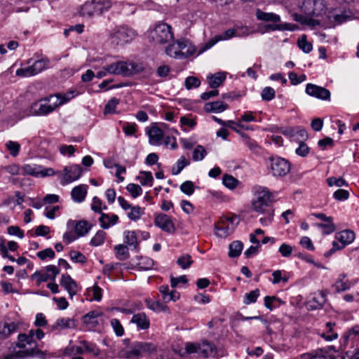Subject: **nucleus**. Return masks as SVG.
<instances>
[{"mask_svg":"<svg viewBox=\"0 0 359 359\" xmlns=\"http://www.w3.org/2000/svg\"><path fill=\"white\" fill-rule=\"evenodd\" d=\"M300 13H294L293 19L302 25L315 27L320 25V18L327 7L324 0H304L299 6Z\"/></svg>","mask_w":359,"mask_h":359,"instance_id":"obj_1","label":"nucleus"},{"mask_svg":"<svg viewBox=\"0 0 359 359\" xmlns=\"http://www.w3.org/2000/svg\"><path fill=\"white\" fill-rule=\"evenodd\" d=\"M22 174L35 177H45L55 175V171L51 168H43L36 164H25L22 167Z\"/></svg>","mask_w":359,"mask_h":359,"instance_id":"obj_15","label":"nucleus"},{"mask_svg":"<svg viewBox=\"0 0 359 359\" xmlns=\"http://www.w3.org/2000/svg\"><path fill=\"white\" fill-rule=\"evenodd\" d=\"M239 223L237 216L222 217L215 225V233L217 237L226 238L231 235Z\"/></svg>","mask_w":359,"mask_h":359,"instance_id":"obj_9","label":"nucleus"},{"mask_svg":"<svg viewBox=\"0 0 359 359\" xmlns=\"http://www.w3.org/2000/svg\"><path fill=\"white\" fill-rule=\"evenodd\" d=\"M298 47L305 53H310L313 49L311 43L307 41L306 36L303 34L297 41Z\"/></svg>","mask_w":359,"mask_h":359,"instance_id":"obj_48","label":"nucleus"},{"mask_svg":"<svg viewBox=\"0 0 359 359\" xmlns=\"http://www.w3.org/2000/svg\"><path fill=\"white\" fill-rule=\"evenodd\" d=\"M106 238V233L102 230H99L91 238L90 244L93 246L97 247L102 245Z\"/></svg>","mask_w":359,"mask_h":359,"instance_id":"obj_51","label":"nucleus"},{"mask_svg":"<svg viewBox=\"0 0 359 359\" xmlns=\"http://www.w3.org/2000/svg\"><path fill=\"white\" fill-rule=\"evenodd\" d=\"M284 304V302L274 296H266L264 297V306L272 311L273 309L279 306L280 304Z\"/></svg>","mask_w":359,"mask_h":359,"instance_id":"obj_44","label":"nucleus"},{"mask_svg":"<svg viewBox=\"0 0 359 359\" xmlns=\"http://www.w3.org/2000/svg\"><path fill=\"white\" fill-rule=\"evenodd\" d=\"M91 225L86 221L81 220L76 223L75 232L78 237L86 235L90 230Z\"/></svg>","mask_w":359,"mask_h":359,"instance_id":"obj_41","label":"nucleus"},{"mask_svg":"<svg viewBox=\"0 0 359 359\" xmlns=\"http://www.w3.org/2000/svg\"><path fill=\"white\" fill-rule=\"evenodd\" d=\"M79 95V93L76 90H69L65 93H57L55 95H50V96L54 97L53 102L55 105V107H58L69 101L73 99Z\"/></svg>","mask_w":359,"mask_h":359,"instance_id":"obj_29","label":"nucleus"},{"mask_svg":"<svg viewBox=\"0 0 359 359\" xmlns=\"http://www.w3.org/2000/svg\"><path fill=\"white\" fill-rule=\"evenodd\" d=\"M80 14L82 16L92 17L95 15H100L97 1L91 0L86 1L81 8Z\"/></svg>","mask_w":359,"mask_h":359,"instance_id":"obj_24","label":"nucleus"},{"mask_svg":"<svg viewBox=\"0 0 359 359\" xmlns=\"http://www.w3.org/2000/svg\"><path fill=\"white\" fill-rule=\"evenodd\" d=\"M15 196L16 199L13 196L8 197L4 201L3 204L7 206L13 204V208H14L16 205H20L24 202V196L20 191H15Z\"/></svg>","mask_w":359,"mask_h":359,"instance_id":"obj_42","label":"nucleus"},{"mask_svg":"<svg viewBox=\"0 0 359 359\" xmlns=\"http://www.w3.org/2000/svg\"><path fill=\"white\" fill-rule=\"evenodd\" d=\"M133 262L140 270L147 271L153 268L154 261L148 257H137Z\"/></svg>","mask_w":359,"mask_h":359,"instance_id":"obj_34","label":"nucleus"},{"mask_svg":"<svg viewBox=\"0 0 359 359\" xmlns=\"http://www.w3.org/2000/svg\"><path fill=\"white\" fill-rule=\"evenodd\" d=\"M180 52L183 53V59L193 55L196 52V47L188 40H178Z\"/></svg>","mask_w":359,"mask_h":359,"instance_id":"obj_36","label":"nucleus"},{"mask_svg":"<svg viewBox=\"0 0 359 359\" xmlns=\"http://www.w3.org/2000/svg\"><path fill=\"white\" fill-rule=\"evenodd\" d=\"M99 218L100 226L104 229H107L110 226L115 225L118 221V215L115 214H107L102 212Z\"/></svg>","mask_w":359,"mask_h":359,"instance_id":"obj_30","label":"nucleus"},{"mask_svg":"<svg viewBox=\"0 0 359 359\" xmlns=\"http://www.w3.org/2000/svg\"><path fill=\"white\" fill-rule=\"evenodd\" d=\"M60 182L62 186L69 184L74 181L78 180L82 175L83 169L77 164H72L65 166L62 172L55 171Z\"/></svg>","mask_w":359,"mask_h":359,"instance_id":"obj_12","label":"nucleus"},{"mask_svg":"<svg viewBox=\"0 0 359 359\" xmlns=\"http://www.w3.org/2000/svg\"><path fill=\"white\" fill-rule=\"evenodd\" d=\"M60 283L67 291L71 297L79 291V286L69 274H62Z\"/></svg>","mask_w":359,"mask_h":359,"instance_id":"obj_26","label":"nucleus"},{"mask_svg":"<svg viewBox=\"0 0 359 359\" xmlns=\"http://www.w3.org/2000/svg\"><path fill=\"white\" fill-rule=\"evenodd\" d=\"M189 165L188 161L185 158L184 156H181L176 163L173 165L172 168V174L174 175H177L180 173V172Z\"/></svg>","mask_w":359,"mask_h":359,"instance_id":"obj_49","label":"nucleus"},{"mask_svg":"<svg viewBox=\"0 0 359 359\" xmlns=\"http://www.w3.org/2000/svg\"><path fill=\"white\" fill-rule=\"evenodd\" d=\"M235 36H236V30L234 29H229L226 30L223 34L217 35L214 38L209 40L204 45V46L199 50L198 54H201L204 51L210 49L215 44H216L218 41H222V40H228Z\"/></svg>","mask_w":359,"mask_h":359,"instance_id":"obj_22","label":"nucleus"},{"mask_svg":"<svg viewBox=\"0 0 359 359\" xmlns=\"http://www.w3.org/2000/svg\"><path fill=\"white\" fill-rule=\"evenodd\" d=\"M49 65V58L46 56L42 57L36 60L32 65L17 69L15 74L21 77L33 76L48 69Z\"/></svg>","mask_w":359,"mask_h":359,"instance_id":"obj_13","label":"nucleus"},{"mask_svg":"<svg viewBox=\"0 0 359 359\" xmlns=\"http://www.w3.org/2000/svg\"><path fill=\"white\" fill-rule=\"evenodd\" d=\"M53 100L54 97L49 95L32 103L29 108L30 114L46 116L53 112L56 109Z\"/></svg>","mask_w":359,"mask_h":359,"instance_id":"obj_11","label":"nucleus"},{"mask_svg":"<svg viewBox=\"0 0 359 359\" xmlns=\"http://www.w3.org/2000/svg\"><path fill=\"white\" fill-rule=\"evenodd\" d=\"M328 330V332H323L320 335L327 341H331L338 338V334L333 332V327L335 326L334 323L328 322L325 325Z\"/></svg>","mask_w":359,"mask_h":359,"instance_id":"obj_43","label":"nucleus"},{"mask_svg":"<svg viewBox=\"0 0 359 359\" xmlns=\"http://www.w3.org/2000/svg\"><path fill=\"white\" fill-rule=\"evenodd\" d=\"M137 35L136 32L126 25L116 26L110 31L109 38L112 43L123 45L130 43Z\"/></svg>","mask_w":359,"mask_h":359,"instance_id":"obj_8","label":"nucleus"},{"mask_svg":"<svg viewBox=\"0 0 359 359\" xmlns=\"http://www.w3.org/2000/svg\"><path fill=\"white\" fill-rule=\"evenodd\" d=\"M76 322L74 319L70 318H58L55 323L51 326V331H60L65 329H71L76 327Z\"/></svg>","mask_w":359,"mask_h":359,"instance_id":"obj_28","label":"nucleus"},{"mask_svg":"<svg viewBox=\"0 0 359 359\" xmlns=\"http://www.w3.org/2000/svg\"><path fill=\"white\" fill-rule=\"evenodd\" d=\"M275 90L271 87H265L263 88L261 96L264 101H271L275 97Z\"/></svg>","mask_w":359,"mask_h":359,"instance_id":"obj_62","label":"nucleus"},{"mask_svg":"<svg viewBox=\"0 0 359 359\" xmlns=\"http://www.w3.org/2000/svg\"><path fill=\"white\" fill-rule=\"evenodd\" d=\"M243 249V244L240 241H235L231 243L229 245V257L234 258L238 257Z\"/></svg>","mask_w":359,"mask_h":359,"instance_id":"obj_38","label":"nucleus"},{"mask_svg":"<svg viewBox=\"0 0 359 359\" xmlns=\"http://www.w3.org/2000/svg\"><path fill=\"white\" fill-rule=\"evenodd\" d=\"M118 202L121 208L126 212L127 217L132 221H137L144 214V208L139 205H132L123 196H118Z\"/></svg>","mask_w":359,"mask_h":359,"instance_id":"obj_16","label":"nucleus"},{"mask_svg":"<svg viewBox=\"0 0 359 359\" xmlns=\"http://www.w3.org/2000/svg\"><path fill=\"white\" fill-rule=\"evenodd\" d=\"M334 287L338 292L346 291L350 288V284L348 280L345 279V276H343L342 278L339 279L335 283Z\"/></svg>","mask_w":359,"mask_h":359,"instance_id":"obj_60","label":"nucleus"},{"mask_svg":"<svg viewBox=\"0 0 359 359\" xmlns=\"http://www.w3.org/2000/svg\"><path fill=\"white\" fill-rule=\"evenodd\" d=\"M335 238L341 244V245L339 246L336 241H333V248L331 251L341 250L345 246L351 244L355 239V233L351 230H344L337 233L335 234Z\"/></svg>","mask_w":359,"mask_h":359,"instance_id":"obj_18","label":"nucleus"},{"mask_svg":"<svg viewBox=\"0 0 359 359\" xmlns=\"http://www.w3.org/2000/svg\"><path fill=\"white\" fill-rule=\"evenodd\" d=\"M316 226L323 229V233L330 234L335 231L336 228L332 217L324 223L316 224Z\"/></svg>","mask_w":359,"mask_h":359,"instance_id":"obj_50","label":"nucleus"},{"mask_svg":"<svg viewBox=\"0 0 359 359\" xmlns=\"http://www.w3.org/2000/svg\"><path fill=\"white\" fill-rule=\"evenodd\" d=\"M130 323L135 324L137 327L141 330H147L150 326L149 319L144 313H139L137 314H135L132 317Z\"/></svg>","mask_w":359,"mask_h":359,"instance_id":"obj_32","label":"nucleus"},{"mask_svg":"<svg viewBox=\"0 0 359 359\" xmlns=\"http://www.w3.org/2000/svg\"><path fill=\"white\" fill-rule=\"evenodd\" d=\"M259 296V290L258 289H255L254 290L250 291L248 293H246L244 296V299H243L244 304L248 305V304L256 302Z\"/></svg>","mask_w":359,"mask_h":359,"instance_id":"obj_54","label":"nucleus"},{"mask_svg":"<svg viewBox=\"0 0 359 359\" xmlns=\"http://www.w3.org/2000/svg\"><path fill=\"white\" fill-rule=\"evenodd\" d=\"M192 263L191 257L188 254L180 256L177 260V264L183 269L189 268Z\"/></svg>","mask_w":359,"mask_h":359,"instance_id":"obj_56","label":"nucleus"},{"mask_svg":"<svg viewBox=\"0 0 359 359\" xmlns=\"http://www.w3.org/2000/svg\"><path fill=\"white\" fill-rule=\"evenodd\" d=\"M6 147L9 151L10 154L13 157H15L18 155L20 149V144L13 141H8L6 143Z\"/></svg>","mask_w":359,"mask_h":359,"instance_id":"obj_57","label":"nucleus"},{"mask_svg":"<svg viewBox=\"0 0 359 359\" xmlns=\"http://www.w3.org/2000/svg\"><path fill=\"white\" fill-rule=\"evenodd\" d=\"M228 108V104L222 101L207 102L204 105V110L206 112L220 113Z\"/></svg>","mask_w":359,"mask_h":359,"instance_id":"obj_35","label":"nucleus"},{"mask_svg":"<svg viewBox=\"0 0 359 359\" xmlns=\"http://www.w3.org/2000/svg\"><path fill=\"white\" fill-rule=\"evenodd\" d=\"M269 172L274 177H284L291 169L290 162L280 156H271L269 158L267 165Z\"/></svg>","mask_w":359,"mask_h":359,"instance_id":"obj_10","label":"nucleus"},{"mask_svg":"<svg viewBox=\"0 0 359 359\" xmlns=\"http://www.w3.org/2000/svg\"><path fill=\"white\" fill-rule=\"evenodd\" d=\"M137 180L142 186H151L154 180L152 174L149 171H141L137 177Z\"/></svg>","mask_w":359,"mask_h":359,"instance_id":"obj_45","label":"nucleus"},{"mask_svg":"<svg viewBox=\"0 0 359 359\" xmlns=\"http://www.w3.org/2000/svg\"><path fill=\"white\" fill-rule=\"evenodd\" d=\"M226 78L224 72H217L213 74H209L206 79L211 88H217L223 84Z\"/></svg>","mask_w":359,"mask_h":359,"instance_id":"obj_31","label":"nucleus"},{"mask_svg":"<svg viewBox=\"0 0 359 359\" xmlns=\"http://www.w3.org/2000/svg\"><path fill=\"white\" fill-rule=\"evenodd\" d=\"M156 352V346L151 342L135 341L129 349H123L121 355L126 359H138Z\"/></svg>","mask_w":359,"mask_h":359,"instance_id":"obj_4","label":"nucleus"},{"mask_svg":"<svg viewBox=\"0 0 359 359\" xmlns=\"http://www.w3.org/2000/svg\"><path fill=\"white\" fill-rule=\"evenodd\" d=\"M69 257L71 260L75 263H85L86 257L84 255L79 251L72 250L69 252Z\"/></svg>","mask_w":359,"mask_h":359,"instance_id":"obj_64","label":"nucleus"},{"mask_svg":"<svg viewBox=\"0 0 359 359\" xmlns=\"http://www.w3.org/2000/svg\"><path fill=\"white\" fill-rule=\"evenodd\" d=\"M327 294V290H320L313 293V297L308 303L310 309L316 310L322 308L326 302Z\"/></svg>","mask_w":359,"mask_h":359,"instance_id":"obj_23","label":"nucleus"},{"mask_svg":"<svg viewBox=\"0 0 359 359\" xmlns=\"http://www.w3.org/2000/svg\"><path fill=\"white\" fill-rule=\"evenodd\" d=\"M123 235L124 242L129 247L133 248V249H137L138 247V241L135 232L133 231H126Z\"/></svg>","mask_w":359,"mask_h":359,"instance_id":"obj_40","label":"nucleus"},{"mask_svg":"<svg viewBox=\"0 0 359 359\" xmlns=\"http://www.w3.org/2000/svg\"><path fill=\"white\" fill-rule=\"evenodd\" d=\"M106 69L110 74L130 77L142 72L144 69L141 64L130 61H118L106 65Z\"/></svg>","mask_w":359,"mask_h":359,"instance_id":"obj_3","label":"nucleus"},{"mask_svg":"<svg viewBox=\"0 0 359 359\" xmlns=\"http://www.w3.org/2000/svg\"><path fill=\"white\" fill-rule=\"evenodd\" d=\"M159 292L162 295L163 299L166 302L170 301L175 302L180 299V293L175 290L170 291L168 285L160 286Z\"/></svg>","mask_w":359,"mask_h":359,"instance_id":"obj_33","label":"nucleus"},{"mask_svg":"<svg viewBox=\"0 0 359 359\" xmlns=\"http://www.w3.org/2000/svg\"><path fill=\"white\" fill-rule=\"evenodd\" d=\"M330 22L333 25H340L344 22L355 19L356 17L350 10H344L340 13L331 15L330 13L327 16Z\"/></svg>","mask_w":359,"mask_h":359,"instance_id":"obj_21","label":"nucleus"},{"mask_svg":"<svg viewBox=\"0 0 359 359\" xmlns=\"http://www.w3.org/2000/svg\"><path fill=\"white\" fill-rule=\"evenodd\" d=\"M222 182L224 185L230 189L236 188L238 184V180L233 176L228 175L223 176Z\"/></svg>","mask_w":359,"mask_h":359,"instance_id":"obj_63","label":"nucleus"},{"mask_svg":"<svg viewBox=\"0 0 359 359\" xmlns=\"http://www.w3.org/2000/svg\"><path fill=\"white\" fill-rule=\"evenodd\" d=\"M273 196L268 188L257 187L255 189L254 198L252 201V210L259 213H264L272 203Z\"/></svg>","mask_w":359,"mask_h":359,"instance_id":"obj_6","label":"nucleus"},{"mask_svg":"<svg viewBox=\"0 0 359 359\" xmlns=\"http://www.w3.org/2000/svg\"><path fill=\"white\" fill-rule=\"evenodd\" d=\"M184 349L188 354L196 353L204 358L215 357L217 355V346L208 340H203L200 343L187 342Z\"/></svg>","mask_w":359,"mask_h":359,"instance_id":"obj_5","label":"nucleus"},{"mask_svg":"<svg viewBox=\"0 0 359 359\" xmlns=\"http://www.w3.org/2000/svg\"><path fill=\"white\" fill-rule=\"evenodd\" d=\"M34 336L40 340L43 338L44 332L38 328L30 330L27 334H20L13 353L8 355L6 359H20L34 356L38 352L37 344L33 339Z\"/></svg>","mask_w":359,"mask_h":359,"instance_id":"obj_2","label":"nucleus"},{"mask_svg":"<svg viewBox=\"0 0 359 359\" xmlns=\"http://www.w3.org/2000/svg\"><path fill=\"white\" fill-rule=\"evenodd\" d=\"M256 18L258 20L264 22H271L273 24H269L266 25L268 29L274 30H283L288 29L287 25H278L276 24L280 21V17L274 13H266L264 12L259 8L256 10L255 13Z\"/></svg>","mask_w":359,"mask_h":359,"instance_id":"obj_14","label":"nucleus"},{"mask_svg":"<svg viewBox=\"0 0 359 359\" xmlns=\"http://www.w3.org/2000/svg\"><path fill=\"white\" fill-rule=\"evenodd\" d=\"M32 280H36V285L39 286L42 283L47 281L49 278L46 273H43L41 271H36L31 276Z\"/></svg>","mask_w":359,"mask_h":359,"instance_id":"obj_58","label":"nucleus"},{"mask_svg":"<svg viewBox=\"0 0 359 359\" xmlns=\"http://www.w3.org/2000/svg\"><path fill=\"white\" fill-rule=\"evenodd\" d=\"M149 142L153 146H161L175 149L177 144L175 136H149Z\"/></svg>","mask_w":359,"mask_h":359,"instance_id":"obj_20","label":"nucleus"},{"mask_svg":"<svg viewBox=\"0 0 359 359\" xmlns=\"http://www.w3.org/2000/svg\"><path fill=\"white\" fill-rule=\"evenodd\" d=\"M81 344L83 345L84 353H90L95 356L100 355V351L96 344L85 340L81 341Z\"/></svg>","mask_w":359,"mask_h":359,"instance_id":"obj_47","label":"nucleus"},{"mask_svg":"<svg viewBox=\"0 0 359 359\" xmlns=\"http://www.w3.org/2000/svg\"><path fill=\"white\" fill-rule=\"evenodd\" d=\"M154 223L156 226L168 233L173 234L176 232L173 219L170 215L158 213L154 216Z\"/></svg>","mask_w":359,"mask_h":359,"instance_id":"obj_17","label":"nucleus"},{"mask_svg":"<svg viewBox=\"0 0 359 359\" xmlns=\"http://www.w3.org/2000/svg\"><path fill=\"white\" fill-rule=\"evenodd\" d=\"M126 189L134 198L140 196L142 194V189L136 184H128L126 187Z\"/></svg>","mask_w":359,"mask_h":359,"instance_id":"obj_61","label":"nucleus"},{"mask_svg":"<svg viewBox=\"0 0 359 359\" xmlns=\"http://www.w3.org/2000/svg\"><path fill=\"white\" fill-rule=\"evenodd\" d=\"M119 104V100L116 97L111 98L106 104L104 109V114H114L116 112L117 105Z\"/></svg>","mask_w":359,"mask_h":359,"instance_id":"obj_53","label":"nucleus"},{"mask_svg":"<svg viewBox=\"0 0 359 359\" xmlns=\"http://www.w3.org/2000/svg\"><path fill=\"white\" fill-rule=\"evenodd\" d=\"M327 183L329 187L336 186L338 187H341L348 186V183L342 177L337 178L334 177H330L327 179Z\"/></svg>","mask_w":359,"mask_h":359,"instance_id":"obj_59","label":"nucleus"},{"mask_svg":"<svg viewBox=\"0 0 359 359\" xmlns=\"http://www.w3.org/2000/svg\"><path fill=\"white\" fill-rule=\"evenodd\" d=\"M116 257L118 259L123 261L129 257L128 249L126 245L119 244L114 247Z\"/></svg>","mask_w":359,"mask_h":359,"instance_id":"obj_46","label":"nucleus"},{"mask_svg":"<svg viewBox=\"0 0 359 359\" xmlns=\"http://www.w3.org/2000/svg\"><path fill=\"white\" fill-rule=\"evenodd\" d=\"M88 188V185L83 184L74 187L71 191V197L72 201L77 203L83 202L87 196Z\"/></svg>","mask_w":359,"mask_h":359,"instance_id":"obj_27","label":"nucleus"},{"mask_svg":"<svg viewBox=\"0 0 359 359\" xmlns=\"http://www.w3.org/2000/svg\"><path fill=\"white\" fill-rule=\"evenodd\" d=\"M146 304L149 309L155 312H161L167 309L166 306L161 303L159 301L146 299Z\"/></svg>","mask_w":359,"mask_h":359,"instance_id":"obj_52","label":"nucleus"},{"mask_svg":"<svg viewBox=\"0 0 359 359\" xmlns=\"http://www.w3.org/2000/svg\"><path fill=\"white\" fill-rule=\"evenodd\" d=\"M104 316L102 312L95 310L89 311L82 318V321L84 324L90 325V327H94L100 321H104Z\"/></svg>","mask_w":359,"mask_h":359,"instance_id":"obj_25","label":"nucleus"},{"mask_svg":"<svg viewBox=\"0 0 359 359\" xmlns=\"http://www.w3.org/2000/svg\"><path fill=\"white\" fill-rule=\"evenodd\" d=\"M174 38L172 28L165 22L155 25L150 31L149 39L156 44H165L171 41Z\"/></svg>","mask_w":359,"mask_h":359,"instance_id":"obj_7","label":"nucleus"},{"mask_svg":"<svg viewBox=\"0 0 359 359\" xmlns=\"http://www.w3.org/2000/svg\"><path fill=\"white\" fill-rule=\"evenodd\" d=\"M165 53L168 56L171 57L176 59H183L184 53L180 52V47L179 46L178 41L169 45L165 48Z\"/></svg>","mask_w":359,"mask_h":359,"instance_id":"obj_37","label":"nucleus"},{"mask_svg":"<svg viewBox=\"0 0 359 359\" xmlns=\"http://www.w3.org/2000/svg\"><path fill=\"white\" fill-rule=\"evenodd\" d=\"M306 93L310 96L323 100H329L330 98V92L327 89L312 83L306 85Z\"/></svg>","mask_w":359,"mask_h":359,"instance_id":"obj_19","label":"nucleus"},{"mask_svg":"<svg viewBox=\"0 0 359 359\" xmlns=\"http://www.w3.org/2000/svg\"><path fill=\"white\" fill-rule=\"evenodd\" d=\"M83 345L79 343V345H74L71 346L66 347L64 353L66 355H72L76 354H83L84 351L83 349Z\"/></svg>","mask_w":359,"mask_h":359,"instance_id":"obj_55","label":"nucleus"},{"mask_svg":"<svg viewBox=\"0 0 359 359\" xmlns=\"http://www.w3.org/2000/svg\"><path fill=\"white\" fill-rule=\"evenodd\" d=\"M327 351L326 349L317 348L310 352L301 355V359L325 358Z\"/></svg>","mask_w":359,"mask_h":359,"instance_id":"obj_39","label":"nucleus"}]
</instances>
